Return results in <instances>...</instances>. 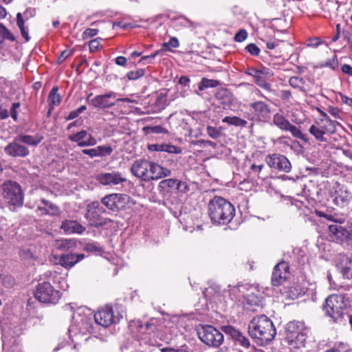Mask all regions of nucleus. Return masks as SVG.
I'll return each mask as SVG.
<instances>
[{
    "instance_id": "nucleus-29",
    "label": "nucleus",
    "mask_w": 352,
    "mask_h": 352,
    "mask_svg": "<svg viewBox=\"0 0 352 352\" xmlns=\"http://www.w3.org/2000/svg\"><path fill=\"white\" fill-rule=\"evenodd\" d=\"M43 140V137L38 134L35 135L20 134L16 136V140L28 146H36Z\"/></svg>"
},
{
    "instance_id": "nucleus-9",
    "label": "nucleus",
    "mask_w": 352,
    "mask_h": 352,
    "mask_svg": "<svg viewBox=\"0 0 352 352\" xmlns=\"http://www.w3.org/2000/svg\"><path fill=\"white\" fill-rule=\"evenodd\" d=\"M104 212V208L100 206L98 202H93L91 205L88 206V209L85 214V217L91 226L98 228L107 225L112 221L110 219H104L101 217L100 214Z\"/></svg>"
},
{
    "instance_id": "nucleus-12",
    "label": "nucleus",
    "mask_w": 352,
    "mask_h": 352,
    "mask_svg": "<svg viewBox=\"0 0 352 352\" xmlns=\"http://www.w3.org/2000/svg\"><path fill=\"white\" fill-rule=\"evenodd\" d=\"M129 197L125 194L112 193L102 199V204L109 210L118 211L123 208L127 203Z\"/></svg>"
},
{
    "instance_id": "nucleus-27",
    "label": "nucleus",
    "mask_w": 352,
    "mask_h": 352,
    "mask_svg": "<svg viewBox=\"0 0 352 352\" xmlns=\"http://www.w3.org/2000/svg\"><path fill=\"white\" fill-rule=\"evenodd\" d=\"M85 256L83 254H63L60 259L59 263L60 265L65 268H70L73 267L76 263L84 258Z\"/></svg>"
},
{
    "instance_id": "nucleus-16",
    "label": "nucleus",
    "mask_w": 352,
    "mask_h": 352,
    "mask_svg": "<svg viewBox=\"0 0 352 352\" xmlns=\"http://www.w3.org/2000/svg\"><path fill=\"white\" fill-rule=\"evenodd\" d=\"M73 324L70 327V331H78L80 333L86 334L92 331V322L91 318L83 316H81L78 313H74L73 316Z\"/></svg>"
},
{
    "instance_id": "nucleus-23",
    "label": "nucleus",
    "mask_w": 352,
    "mask_h": 352,
    "mask_svg": "<svg viewBox=\"0 0 352 352\" xmlns=\"http://www.w3.org/2000/svg\"><path fill=\"white\" fill-rule=\"evenodd\" d=\"M330 237L338 242H343L350 238V231L342 224H331L328 226Z\"/></svg>"
},
{
    "instance_id": "nucleus-5",
    "label": "nucleus",
    "mask_w": 352,
    "mask_h": 352,
    "mask_svg": "<svg viewBox=\"0 0 352 352\" xmlns=\"http://www.w3.org/2000/svg\"><path fill=\"white\" fill-rule=\"evenodd\" d=\"M3 197L14 206L21 207L23 204V193L21 186L15 182L7 181L2 186Z\"/></svg>"
},
{
    "instance_id": "nucleus-63",
    "label": "nucleus",
    "mask_w": 352,
    "mask_h": 352,
    "mask_svg": "<svg viewBox=\"0 0 352 352\" xmlns=\"http://www.w3.org/2000/svg\"><path fill=\"white\" fill-rule=\"evenodd\" d=\"M280 42L276 41H270L266 43L267 48L269 50L276 49L279 46Z\"/></svg>"
},
{
    "instance_id": "nucleus-60",
    "label": "nucleus",
    "mask_w": 352,
    "mask_h": 352,
    "mask_svg": "<svg viewBox=\"0 0 352 352\" xmlns=\"http://www.w3.org/2000/svg\"><path fill=\"white\" fill-rule=\"evenodd\" d=\"M162 352H189L186 347L182 346L179 349H172V348H163L162 349Z\"/></svg>"
},
{
    "instance_id": "nucleus-35",
    "label": "nucleus",
    "mask_w": 352,
    "mask_h": 352,
    "mask_svg": "<svg viewBox=\"0 0 352 352\" xmlns=\"http://www.w3.org/2000/svg\"><path fill=\"white\" fill-rule=\"evenodd\" d=\"M289 84L291 87L294 89H298L300 91L305 93L307 91L304 85H305V80L299 76H292L289 79Z\"/></svg>"
},
{
    "instance_id": "nucleus-58",
    "label": "nucleus",
    "mask_w": 352,
    "mask_h": 352,
    "mask_svg": "<svg viewBox=\"0 0 352 352\" xmlns=\"http://www.w3.org/2000/svg\"><path fill=\"white\" fill-rule=\"evenodd\" d=\"M72 54V51L64 50L61 52L60 55L58 57L57 62L58 64L64 62L67 57L70 56Z\"/></svg>"
},
{
    "instance_id": "nucleus-34",
    "label": "nucleus",
    "mask_w": 352,
    "mask_h": 352,
    "mask_svg": "<svg viewBox=\"0 0 352 352\" xmlns=\"http://www.w3.org/2000/svg\"><path fill=\"white\" fill-rule=\"evenodd\" d=\"M139 327L148 333H155L160 331V321L156 318H151L145 324H140Z\"/></svg>"
},
{
    "instance_id": "nucleus-8",
    "label": "nucleus",
    "mask_w": 352,
    "mask_h": 352,
    "mask_svg": "<svg viewBox=\"0 0 352 352\" xmlns=\"http://www.w3.org/2000/svg\"><path fill=\"white\" fill-rule=\"evenodd\" d=\"M198 335L199 339L209 346L219 347L224 340L222 333L210 325L203 327Z\"/></svg>"
},
{
    "instance_id": "nucleus-56",
    "label": "nucleus",
    "mask_w": 352,
    "mask_h": 352,
    "mask_svg": "<svg viewBox=\"0 0 352 352\" xmlns=\"http://www.w3.org/2000/svg\"><path fill=\"white\" fill-rule=\"evenodd\" d=\"M248 33L245 30H240L234 36V41L236 42H242L246 39Z\"/></svg>"
},
{
    "instance_id": "nucleus-1",
    "label": "nucleus",
    "mask_w": 352,
    "mask_h": 352,
    "mask_svg": "<svg viewBox=\"0 0 352 352\" xmlns=\"http://www.w3.org/2000/svg\"><path fill=\"white\" fill-rule=\"evenodd\" d=\"M131 171L134 176L144 182L157 180L171 174L169 169L145 159L135 161L131 167Z\"/></svg>"
},
{
    "instance_id": "nucleus-53",
    "label": "nucleus",
    "mask_w": 352,
    "mask_h": 352,
    "mask_svg": "<svg viewBox=\"0 0 352 352\" xmlns=\"http://www.w3.org/2000/svg\"><path fill=\"white\" fill-rule=\"evenodd\" d=\"M176 190L182 193H186L189 191V186L185 182L178 180Z\"/></svg>"
},
{
    "instance_id": "nucleus-61",
    "label": "nucleus",
    "mask_w": 352,
    "mask_h": 352,
    "mask_svg": "<svg viewBox=\"0 0 352 352\" xmlns=\"http://www.w3.org/2000/svg\"><path fill=\"white\" fill-rule=\"evenodd\" d=\"M99 45H100L99 38L93 39L89 43V49L91 51L97 50L99 47Z\"/></svg>"
},
{
    "instance_id": "nucleus-38",
    "label": "nucleus",
    "mask_w": 352,
    "mask_h": 352,
    "mask_svg": "<svg viewBox=\"0 0 352 352\" xmlns=\"http://www.w3.org/2000/svg\"><path fill=\"white\" fill-rule=\"evenodd\" d=\"M204 294L209 298L219 296L221 294V287L219 285L213 283L205 289Z\"/></svg>"
},
{
    "instance_id": "nucleus-17",
    "label": "nucleus",
    "mask_w": 352,
    "mask_h": 352,
    "mask_svg": "<svg viewBox=\"0 0 352 352\" xmlns=\"http://www.w3.org/2000/svg\"><path fill=\"white\" fill-rule=\"evenodd\" d=\"M95 322L104 327H107L113 323L119 321V318L116 319L113 313L111 307L106 306L100 309L94 315Z\"/></svg>"
},
{
    "instance_id": "nucleus-13",
    "label": "nucleus",
    "mask_w": 352,
    "mask_h": 352,
    "mask_svg": "<svg viewBox=\"0 0 352 352\" xmlns=\"http://www.w3.org/2000/svg\"><path fill=\"white\" fill-rule=\"evenodd\" d=\"M265 162L270 168L280 171L289 173L292 169V164L289 160L283 155L273 153L266 156Z\"/></svg>"
},
{
    "instance_id": "nucleus-48",
    "label": "nucleus",
    "mask_w": 352,
    "mask_h": 352,
    "mask_svg": "<svg viewBox=\"0 0 352 352\" xmlns=\"http://www.w3.org/2000/svg\"><path fill=\"white\" fill-rule=\"evenodd\" d=\"M19 255L22 260L28 261L34 258L33 253L29 248H21L19 252Z\"/></svg>"
},
{
    "instance_id": "nucleus-45",
    "label": "nucleus",
    "mask_w": 352,
    "mask_h": 352,
    "mask_svg": "<svg viewBox=\"0 0 352 352\" xmlns=\"http://www.w3.org/2000/svg\"><path fill=\"white\" fill-rule=\"evenodd\" d=\"M0 37L2 38V41L3 39L15 41L14 36L1 23H0Z\"/></svg>"
},
{
    "instance_id": "nucleus-47",
    "label": "nucleus",
    "mask_w": 352,
    "mask_h": 352,
    "mask_svg": "<svg viewBox=\"0 0 352 352\" xmlns=\"http://www.w3.org/2000/svg\"><path fill=\"white\" fill-rule=\"evenodd\" d=\"M145 74L144 69H138L135 71H131L127 73L126 76L130 80H135L140 77L143 76Z\"/></svg>"
},
{
    "instance_id": "nucleus-31",
    "label": "nucleus",
    "mask_w": 352,
    "mask_h": 352,
    "mask_svg": "<svg viewBox=\"0 0 352 352\" xmlns=\"http://www.w3.org/2000/svg\"><path fill=\"white\" fill-rule=\"evenodd\" d=\"M305 330L304 324L302 322L295 320L289 322L286 326V338H288L289 336H294Z\"/></svg>"
},
{
    "instance_id": "nucleus-54",
    "label": "nucleus",
    "mask_w": 352,
    "mask_h": 352,
    "mask_svg": "<svg viewBox=\"0 0 352 352\" xmlns=\"http://www.w3.org/2000/svg\"><path fill=\"white\" fill-rule=\"evenodd\" d=\"M98 32V30L94 29V28H87L86 29L83 34H82V38L84 39L91 38L94 36H96Z\"/></svg>"
},
{
    "instance_id": "nucleus-10",
    "label": "nucleus",
    "mask_w": 352,
    "mask_h": 352,
    "mask_svg": "<svg viewBox=\"0 0 352 352\" xmlns=\"http://www.w3.org/2000/svg\"><path fill=\"white\" fill-rule=\"evenodd\" d=\"M92 94L91 93L87 98V101L94 107L98 109H107L116 105L115 98L117 94L113 91H109L104 94L97 95L91 98Z\"/></svg>"
},
{
    "instance_id": "nucleus-51",
    "label": "nucleus",
    "mask_w": 352,
    "mask_h": 352,
    "mask_svg": "<svg viewBox=\"0 0 352 352\" xmlns=\"http://www.w3.org/2000/svg\"><path fill=\"white\" fill-rule=\"evenodd\" d=\"M245 49L247 51L253 56H258L260 53V49L259 47L256 45L254 43H250L248 44Z\"/></svg>"
},
{
    "instance_id": "nucleus-22",
    "label": "nucleus",
    "mask_w": 352,
    "mask_h": 352,
    "mask_svg": "<svg viewBox=\"0 0 352 352\" xmlns=\"http://www.w3.org/2000/svg\"><path fill=\"white\" fill-rule=\"evenodd\" d=\"M250 107L258 120L266 122L270 118L271 109L270 106L265 102L256 101L252 102Z\"/></svg>"
},
{
    "instance_id": "nucleus-57",
    "label": "nucleus",
    "mask_w": 352,
    "mask_h": 352,
    "mask_svg": "<svg viewBox=\"0 0 352 352\" xmlns=\"http://www.w3.org/2000/svg\"><path fill=\"white\" fill-rule=\"evenodd\" d=\"M148 129L153 133H168V130L161 126H155L152 127H149Z\"/></svg>"
},
{
    "instance_id": "nucleus-21",
    "label": "nucleus",
    "mask_w": 352,
    "mask_h": 352,
    "mask_svg": "<svg viewBox=\"0 0 352 352\" xmlns=\"http://www.w3.org/2000/svg\"><path fill=\"white\" fill-rule=\"evenodd\" d=\"M4 152L13 157H25L30 155L28 148L22 145L19 140H16V136L4 148Z\"/></svg>"
},
{
    "instance_id": "nucleus-62",
    "label": "nucleus",
    "mask_w": 352,
    "mask_h": 352,
    "mask_svg": "<svg viewBox=\"0 0 352 352\" xmlns=\"http://www.w3.org/2000/svg\"><path fill=\"white\" fill-rule=\"evenodd\" d=\"M328 112L336 118H341V111L336 107H329Z\"/></svg>"
},
{
    "instance_id": "nucleus-4",
    "label": "nucleus",
    "mask_w": 352,
    "mask_h": 352,
    "mask_svg": "<svg viewBox=\"0 0 352 352\" xmlns=\"http://www.w3.org/2000/svg\"><path fill=\"white\" fill-rule=\"evenodd\" d=\"M347 307H351L352 304L346 302L343 295L332 294L327 298L323 310L327 316L333 319L334 322H341L344 316V310Z\"/></svg>"
},
{
    "instance_id": "nucleus-59",
    "label": "nucleus",
    "mask_w": 352,
    "mask_h": 352,
    "mask_svg": "<svg viewBox=\"0 0 352 352\" xmlns=\"http://www.w3.org/2000/svg\"><path fill=\"white\" fill-rule=\"evenodd\" d=\"M164 144H153L148 145V149L151 151H163Z\"/></svg>"
},
{
    "instance_id": "nucleus-44",
    "label": "nucleus",
    "mask_w": 352,
    "mask_h": 352,
    "mask_svg": "<svg viewBox=\"0 0 352 352\" xmlns=\"http://www.w3.org/2000/svg\"><path fill=\"white\" fill-rule=\"evenodd\" d=\"M83 249L85 251L91 253L99 254L102 252V248L96 242L86 243Z\"/></svg>"
},
{
    "instance_id": "nucleus-50",
    "label": "nucleus",
    "mask_w": 352,
    "mask_h": 352,
    "mask_svg": "<svg viewBox=\"0 0 352 352\" xmlns=\"http://www.w3.org/2000/svg\"><path fill=\"white\" fill-rule=\"evenodd\" d=\"M164 148L163 151L167 152L168 153H177L179 154L182 152V149L177 146L169 144H164Z\"/></svg>"
},
{
    "instance_id": "nucleus-20",
    "label": "nucleus",
    "mask_w": 352,
    "mask_h": 352,
    "mask_svg": "<svg viewBox=\"0 0 352 352\" xmlns=\"http://www.w3.org/2000/svg\"><path fill=\"white\" fill-rule=\"evenodd\" d=\"M333 201L338 207L343 208L347 206L351 199L352 193L344 186L338 185L332 195Z\"/></svg>"
},
{
    "instance_id": "nucleus-37",
    "label": "nucleus",
    "mask_w": 352,
    "mask_h": 352,
    "mask_svg": "<svg viewBox=\"0 0 352 352\" xmlns=\"http://www.w3.org/2000/svg\"><path fill=\"white\" fill-rule=\"evenodd\" d=\"M16 25L20 30L22 36L26 41H29L30 38L28 35V29L25 26V21L20 12L16 14Z\"/></svg>"
},
{
    "instance_id": "nucleus-43",
    "label": "nucleus",
    "mask_w": 352,
    "mask_h": 352,
    "mask_svg": "<svg viewBox=\"0 0 352 352\" xmlns=\"http://www.w3.org/2000/svg\"><path fill=\"white\" fill-rule=\"evenodd\" d=\"M74 245L75 243L72 239H60L56 242V246L59 250H69Z\"/></svg>"
},
{
    "instance_id": "nucleus-49",
    "label": "nucleus",
    "mask_w": 352,
    "mask_h": 352,
    "mask_svg": "<svg viewBox=\"0 0 352 352\" xmlns=\"http://www.w3.org/2000/svg\"><path fill=\"white\" fill-rule=\"evenodd\" d=\"M206 131L208 135L212 139H217L221 136L220 130L214 126H208Z\"/></svg>"
},
{
    "instance_id": "nucleus-6",
    "label": "nucleus",
    "mask_w": 352,
    "mask_h": 352,
    "mask_svg": "<svg viewBox=\"0 0 352 352\" xmlns=\"http://www.w3.org/2000/svg\"><path fill=\"white\" fill-rule=\"evenodd\" d=\"M34 297L43 303L56 304L60 297V292L54 289L49 282H43L36 287Z\"/></svg>"
},
{
    "instance_id": "nucleus-2",
    "label": "nucleus",
    "mask_w": 352,
    "mask_h": 352,
    "mask_svg": "<svg viewBox=\"0 0 352 352\" xmlns=\"http://www.w3.org/2000/svg\"><path fill=\"white\" fill-rule=\"evenodd\" d=\"M249 335L261 344H268L275 337L276 331L272 320L265 315L254 317L248 324Z\"/></svg>"
},
{
    "instance_id": "nucleus-11",
    "label": "nucleus",
    "mask_w": 352,
    "mask_h": 352,
    "mask_svg": "<svg viewBox=\"0 0 352 352\" xmlns=\"http://www.w3.org/2000/svg\"><path fill=\"white\" fill-rule=\"evenodd\" d=\"M336 268L344 278L351 280V283L346 285L345 289L352 288V258L344 254H339L336 257Z\"/></svg>"
},
{
    "instance_id": "nucleus-24",
    "label": "nucleus",
    "mask_w": 352,
    "mask_h": 352,
    "mask_svg": "<svg viewBox=\"0 0 352 352\" xmlns=\"http://www.w3.org/2000/svg\"><path fill=\"white\" fill-rule=\"evenodd\" d=\"M321 114L323 118L315 122L314 124L330 138L331 135L336 132L337 122L331 120L327 113L322 112Z\"/></svg>"
},
{
    "instance_id": "nucleus-36",
    "label": "nucleus",
    "mask_w": 352,
    "mask_h": 352,
    "mask_svg": "<svg viewBox=\"0 0 352 352\" xmlns=\"http://www.w3.org/2000/svg\"><path fill=\"white\" fill-rule=\"evenodd\" d=\"M222 122L230 125L241 127H245L248 124V122L245 120L241 119L237 116H226L223 118Z\"/></svg>"
},
{
    "instance_id": "nucleus-25",
    "label": "nucleus",
    "mask_w": 352,
    "mask_h": 352,
    "mask_svg": "<svg viewBox=\"0 0 352 352\" xmlns=\"http://www.w3.org/2000/svg\"><path fill=\"white\" fill-rule=\"evenodd\" d=\"M274 76L273 72L267 68L262 67L258 69L254 77V82L260 87L267 91H272V85L265 81L266 78H270Z\"/></svg>"
},
{
    "instance_id": "nucleus-41",
    "label": "nucleus",
    "mask_w": 352,
    "mask_h": 352,
    "mask_svg": "<svg viewBox=\"0 0 352 352\" xmlns=\"http://www.w3.org/2000/svg\"><path fill=\"white\" fill-rule=\"evenodd\" d=\"M216 98L222 104L230 103L231 101V94L226 89H221L217 92Z\"/></svg>"
},
{
    "instance_id": "nucleus-40",
    "label": "nucleus",
    "mask_w": 352,
    "mask_h": 352,
    "mask_svg": "<svg viewBox=\"0 0 352 352\" xmlns=\"http://www.w3.org/2000/svg\"><path fill=\"white\" fill-rule=\"evenodd\" d=\"M178 179H166L160 182L159 186L164 190H173L177 188Z\"/></svg>"
},
{
    "instance_id": "nucleus-14",
    "label": "nucleus",
    "mask_w": 352,
    "mask_h": 352,
    "mask_svg": "<svg viewBox=\"0 0 352 352\" xmlns=\"http://www.w3.org/2000/svg\"><path fill=\"white\" fill-rule=\"evenodd\" d=\"M221 330L227 336H230L235 345H239L245 349L250 348L251 344L249 338L234 327L230 325L222 326Z\"/></svg>"
},
{
    "instance_id": "nucleus-39",
    "label": "nucleus",
    "mask_w": 352,
    "mask_h": 352,
    "mask_svg": "<svg viewBox=\"0 0 352 352\" xmlns=\"http://www.w3.org/2000/svg\"><path fill=\"white\" fill-rule=\"evenodd\" d=\"M219 85V82L218 80L203 78L201 82L199 83L198 89L199 91H203L208 88L216 87Z\"/></svg>"
},
{
    "instance_id": "nucleus-42",
    "label": "nucleus",
    "mask_w": 352,
    "mask_h": 352,
    "mask_svg": "<svg viewBox=\"0 0 352 352\" xmlns=\"http://www.w3.org/2000/svg\"><path fill=\"white\" fill-rule=\"evenodd\" d=\"M41 201L46 206L45 208H47L49 210V215L56 216L59 214V208L57 206L45 199H42Z\"/></svg>"
},
{
    "instance_id": "nucleus-19",
    "label": "nucleus",
    "mask_w": 352,
    "mask_h": 352,
    "mask_svg": "<svg viewBox=\"0 0 352 352\" xmlns=\"http://www.w3.org/2000/svg\"><path fill=\"white\" fill-rule=\"evenodd\" d=\"M68 139L77 143L80 147L94 146L97 144L96 139L86 130H81L78 132L69 135Z\"/></svg>"
},
{
    "instance_id": "nucleus-30",
    "label": "nucleus",
    "mask_w": 352,
    "mask_h": 352,
    "mask_svg": "<svg viewBox=\"0 0 352 352\" xmlns=\"http://www.w3.org/2000/svg\"><path fill=\"white\" fill-rule=\"evenodd\" d=\"M287 339L290 344L294 345L296 347H300L305 345L307 335L305 331H302L294 336H289V338Z\"/></svg>"
},
{
    "instance_id": "nucleus-18",
    "label": "nucleus",
    "mask_w": 352,
    "mask_h": 352,
    "mask_svg": "<svg viewBox=\"0 0 352 352\" xmlns=\"http://www.w3.org/2000/svg\"><path fill=\"white\" fill-rule=\"evenodd\" d=\"M289 265L285 261L278 263L274 267L272 275V284L274 287H278L283 284L289 275Z\"/></svg>"
},
{
    "instance_id": "nucleus-26",
    "label": "nucleus",
    "mask_w": 352,
    "mask_h": 352,
    "mask_svg": "<svg viewBox=\"0 0 352 352\" xmlns=\"http://www.w3.org/2000/svg\"><path fill=\"white\" fill-rule=\"evenodd\" d=\"M60 229L67 234H82L86 228L76 220L65 219L62 222Z\"/></svg>"
},
{
    "instance_id": "nucleus-28",
    "label": "nucleus",
    "mask_w": 352,
    "mask_h": 352,
    "mask_svg": "<svg viewBox=\"0 0 352 352\" xmlns=\"http://www.w3.org/2000/svg\"><path fill=\"white\" fill-rule=\"evenodd\" d=\"M112 148L107 146H98L94 148L83 149L82 151L83 154L87 155L91 157L109 155L112 153Z\"/></svg>"
},
{
    "instance_id": "nucleus-32",
    "label": "nucleus",
    "mask_w": 352,
    "mask_h": 352,
    "mask_svg": "<svg viewBox=\"0 0 352 352\" xmlns=\"http://www.w3.org/2000/svg\"><path fill=\"white\" fill-rule=\"evenodd\" d=\"M309 133L314 136L315 140L320 143V142H329V138L319 128H318L314 124H313L309 129Z\"/></svg>"
},
{
    "instance_id": "nucleus-7",
    "label": "nucleus",
    "mask_w": 352,
    "mask_h": 352,
    "mask_svg": "<svg viewBox=\"0 0 352 352\" xmlns=\"http://www.w3.org/2000/svg\"><path fill=\"white\" fill-rule=\"evenodd\" d=\"M272 124L283 131H289L292 135L305 142H309V138L306 134H304L295 125L290 123L288 119L283 114L276 113L273 116Z\"/></svg>"
},
{
    "instance_id": "nucleus-33",
    "label": "nucleus",
    "mask_w": 352,
    "mask_h": 352,
    "mask_svg": "<svg viewBox=\"0 0 352 352\" xmlns=\"http://www.w3.org/2000/svg\"><path fill=\"white\" fill-rule=\"evenodd\" d=\"M58 87L57 86L53 87L51 89L49 96L48 102L50 106V110H53L54 106H58L61 102V97L58 93Z\"/></svg>"
},
{
    "instance_id": "nucleus-52",
    "label": "nucleus",
    "mask_w": 352,
    "mask_h": 352,
    "mask_svg": "<svg viewBox=\"0 0 352 352\" xmlns=\"http://www.w3.org/2000/svg\"><path fill=\"white\" fill-rule=\"evenodd\" d=\"M21 107V103L19 102H14L12 104L11 109H10V116L14 120H17V116L18 112L17 109Z\"/></svg>"
},
{
    "instance_id": "nucleus-64",
    "label": "nucleus",
    "mask_w": 352,
    "mask_h": 352,
    "mask_svg": "<svg viewBox=\"0 0 352 352\" xmlns=\"http://www.w3.org/2000/svg\"><path fill=\"white\" fill-rule=\"evenodd\" d=\"M342 71L346 74L352 76V67L347 64H344L342 66Z\"/></svg>"
},
{
    "instance_id": "nucleus-46",
    "label": "nucleus",
    "mask_w": 352,
    "mask_h": 352,
    "mask_svg": "<svg viewBox=\"0 0 352 352\" xmlns=\"http://www.w3.org/2000/svg\"><path fill=\"white\" fill-rule=\"evenodd\" d=\"M325 352H352V349L347 344L340 343L335 345L333 348L327 350Z\"/></svg>"
},
{
    "instance_id": "nucleus-55",
    "label": "nucleus",
    "mask_w": 352,
    "mask_h": 352,
    "mask_svg": "<svg viewBox=\"0 0 352 352\" xmlns=\"http://www.w3.org/2000/svg\"><path fill=\"white\" fill-rule=\"evenodd\" d=\"M179 43L177 38L171 37L168 42L163 43V47L167 48L169 47L177 48L179 47Z\"/></svg>"
},
{
    "instance_id": "nucleus-3",
    "label": "nucleus",
    "mask_w": 352,
    "mask_h": 352,
    "mask_svg": "<svg viewBox=\"0 0 352 352\" xmlns=\"http://www.w3.org/2000/svg\"><path fill=\"white\" fill-rule=\"evenodd\" d=\"M208 214L213 223L226 225L234 217L235 208L226 199L215 196L208 203Z\"/></svg>"
},
{
    "instance_id": "nucleus-15",
    "label": "nucleus",
    "mask_w": 352,
    "mask_h": 352,
    "mask_svg": "<svg viewBox=\"0 0 352 352\" xmlns=\"http://www.w3.org/2000/svg\"><path fill=\"white\" fill-rule=\"evenodd\" d=\"M96 179L103 186H116L126 181L121 173L113 171L111 173H100L96 176Z\"/></svg>"
}]
</instances>
